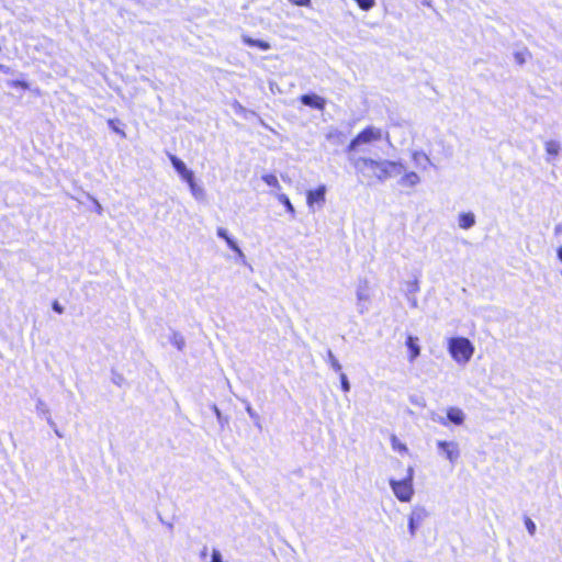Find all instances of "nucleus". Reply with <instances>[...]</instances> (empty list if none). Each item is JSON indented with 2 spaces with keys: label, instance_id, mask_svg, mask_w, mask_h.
<instances>
[{
  "label": "nucleus",
  "instance_id": "nucleus-1",
  "mask_svg": "<svg viewBox=\"0 0 562 562\" xmlns=\"http://www.w3.org/2000/svg\"><path fill=\"white\" fill-rule=\"evenodd\" d=\"M353 168L366 178H374L384 182L390 178L400 176L405 171L401 160L373 159L370 157L350 158Z\"/></svg>",
  "mask_w": 562,
  "mask_h": 562
},
{
  "label": "nucleus",
  "instance_id": "nucleus-2",
  "mask_svg": "<svg viewBox=\"0 0 562 562\" xmlns=\"http://www.w3.org/2000/svg\"><path fill=\"white\" fill-rule=\"evenodd\" d=\"M473 344L465 337H452L448 339V351L451 358L459 364H467L473 353Z\"/></svg>",
  "mask_w": 562,
  "mask_h": 562
},
{
  "label": "nucleus",
  "instance_id": "nucleus-3",
  "mask_svg": "<svg viewBox=\"0 0 562 562\" xmlns=\"http://www.w3.org/2000/svg\"><path fill=\"white\" fill-rule=\"evenodd\" d=\"M383 138L390 142V134L387 132H383L380 127L373 125L367 126L350 142L347 147V151H356L362 145L379 142Z\"/></svg>",
  "mask_w": 562,
  "mask_h": 562
},
{
  "label": "nucleus",
  "instance_id": "nucleus-4",
  "mask_svg": "<svg viewBox=\"0 0 562 562\" xmlns=\"http://www.w3.org/2000/svg\"><path fill=\"white\" fill-rule=\"evenodd\" d=\"M413 476H414V469L411 467L407 470V476L401 481L390 480V485L392 487V491L394 495L397 497L401 502H409L413 497L414 490H413Z\"/></svg>",
  "mask_w": 562,
  "mask_h": 562
},
{
  "label": "nucleus",
  "instance_id": "nucleus-5",
  "mask_svg": "<svg viewBox=\"0 0 562 562\" xmlns=\"http://www.w3.org/2000/svg\"><path fill=\"white\" fill-rule=\"evenodd\" d=\"M429 513L424 506H414L408 517V531L412 537H415L417 529L428 518Z\"/></svg>",
  "mask_w": 562,
  "mask_h": 562
},
{
  "label": "nucleus",
  "instance_id": "nucleus-6",
  "mask_svg": "<svg viewBox=\"0 0 562 562\" xmlns=\"http://www.w3.org/2000/svg\"><path fill=\"white\" fill-rule=\"evenodd\" d=\"M439 452L443 454L452 464L457 462L460 457L459 445L456 441L439 440L437 442Z\"/></svg>",
  "mask_w": 562,
  "mask_h": 562
},
{
  "label": "nucleus",
  "instance_id": "nucleus-7",
  "mask_svg": "<svg viewBox=\"0 0 562 562\" xmlns=\"http://www.w3.org/2000/svg\"><path fill=\"white\" fill-rule=\"evenodd\" d=\"M357 296V307L358 312L360 314H364L368 312L369 306L368 303L370 302V293H369V286L367 282L360 283L356 291Z\"/></svg>",
  "mask_w": 562,
  "mask_h": 562
},
{
  "label": "nucleus",
  "instance_id": "nucleus-8",
  "mask_svg": "<svg viewBox=\"0 0 562 562\" xmlns=\"http://www.w3.org/2000/svg\"><path fill=\"white\" fill-rule=\"evenodd\" d=\"M401 179L398 180V184L404 188H415L417 184L422 182L420 176L415 171H408L405 168L403 171Z\"/></svg>",
  "mask_w": 562,
  "mask_h": 562
},
{
  "label": "nucleus",
  "instance_id": "nucleus-9",
  "mask_svg": "<svg viewBox=\"0 0 562 562\" xmlns=\"http://www.w3.org/2000/svg\"><path fill=\"white\" fill-rule=\"evenodd\" d=\"M300 101L304 105L316 109V110H324L325 105H326V100L315 93L303 94V95H301Z\"/></svg>",
  "mask_w": 562,
  "mask_h": 562
},
{
  "label": "nucleus",
  "instance_id": "nucleus-10",
  "mask_svg": "<svg viewBox=\"0 0 562 562\" xmlns=\"http://www.w3.org/2000/svg\"><path fill=\"white\" fill-rule=\"evenodd\" d=\"M169 159L179 176L184 181H191L193 172L187 168L186 164L175 155H169Z\"/></svg>",
  "mask_w": 562,
  "mask_h": 562
},
{
  "label": "nucleus",
  "instance_id": "nucleus-11",
  "mask_svg": "<svg viewBox=\"0 0 562 562\" xmlns=\"http://www.w3.org/2000/svg\"><path fill=\"white\" fill-rule=\"evenodd\" d=\"M411 157L415 166L423 170H426L427 167L431 165L430 158L423 150H413Z\"/></svg>",
  "mask_w": 562,
  "mask_h": 562
},
{
  "label": "nucleus",
  "instance_id": "nucleus-12",
  "mask_svg": "<svg viewBox=\"0 0 562 562\" xmlns=\"http://www.w3.org/2000/svg\"><path fill=\"white\" fill-rule=\"evenodd\" d=\"M447 419L454 425H462L465 419V415L462 409L458 407H449L447 411Z\"/></svg>",
  "mask_w": 562,
  "mask_h": 562
},
{
  "label": "nucleus",
  "instance_id": "nucleus-13",
  "mask_svg": "<svg viewBox=\"0 0 562 562\" xmlns=\"http://www.w3.org/2000/svg\"><path fill=\"white\" fill-rule=\"evenodd\" d=\"M406 347L409 350V361L413 362L420 355L418 338L414 336H408L406 340Z\"/></svg>",
  "mask_w": 562,
  "mask_h": 562
},
{
  "label": "nucleus",
  "instance_id": "nucleus-14",
  "mask_svg": "<svg viewBox=\"0 0 562 562\" xmlns=\"http://www.w3.org/2000/svg\"><path fill=\"white\" fill-rule=\"evenodd\" d=\"M326 188L325 186L318 187L316 190L307 192V203L312 205L315 202H324L325 201Z\"/></svg>",
  "mask_w": 562,
  "mask_h": 562
},
{
  "label": "nucleus",
  "instance_id": "nucleus-15",
  "mask_svg": "<svg viewBox=\"0 0 562 562\" xmlns=\"http://www.w3.org/2000/svg\"><path fill=\"white\" fill-rule=\"evenodd\" d=\"M475 224V216L473 213H462L459 216V226L463 229H469Z\"/></svg>",
  "mask_w": 562,
  "mask_h": 562
},
{
  "label": "nucleus",
  "instance_id": "nucleus-16",
  "mask_svg": "<svg viewBox=\"0 0 562 562\" xmlns=\"http://www.w3.org/2000/svg\"><path fill=\"white\" fill-rule=\"evenodd\" d=\"M544 149L548 156L557 157L561 150V144L558 140L550 139L544 143Z\"/></svg>",
  "mask_w": 562,
  "mask_h": 562
},
{
  "label": "nucleus",
  "instance_id": "nucleus-17",
  "mask_svg": "<svg viewBox=\"0 0 562 562\" xmlns=\"http://www.w3.org/2000/svg\"><path fill=\"white\" fill-rule=\"evenodd\" d=\"M243 42L249 46H256L260 48L261 50H268L270 49V44L268 42L261 41V40H254L247 35H243L241 37Z\"/></svg>",
  "mask_w": 562,
  "mask_h": 562
},
{
  "label": "nucleus",
  "instance_id": "nucleus-18",
  "mask_svg": "<svg viewBox=\"0 0 562 562\" xmlns=\"http://www.w3.org/2000/svg\"><path fill=\"white\" fill-rule=\"evenodd\" d=\"M36 412L38 414L45 416V418L47 419V423L50 426H55V423L50 418L49 408H48V406L46 405V403L43 400H37V402H36Z\"/></svg>",
  "mask_w": 562,
  "mask_h": 562
},
{
  "label": "nucleus",
  "instance_id": "nucleus-19",
  "mask_svg": "<svg viewBox=\"0 0 562 562\" xmlns=\"http://www.w3.org/2000/svg\"><path fill=\"white\" fill-rule=\"evenodd\" d=\"M276 196L279 200V202L285 206L286 211L291 214V216L294 217L295 209L291 203L289 196L284 193H277Z\"/></svg>",
  "mask_w": 562,
  "mask_h": 562
},
{
  "label": "nucleus",
  "instance_id": "nucleus-20",
  "mask_svg": "<svg viewBox=\"0 0 562 562\" xmlns=\"http://www.w3.org/2000/svg\"><path fill=\"white\" fill-rule=\"evenodd\" d=\"M187 183L189 184L190 191L195 199H202L204 196V190L194 182V177L191 178V181H187Z\"/></svg>",
  "mask_w": 562,
  "mask_h": 562
},
{
  "label": "nucleus",
  "instance_id": "nucleus-21",
  "mask_svg": "<svg viewBox=\"0 0 562 562\" xmlns=\"http://www.w3.org/2000/svg\"><path fill=\"white\" fill-rule=\"evenodd\" d=\"M326 139L335 144H339L342 137V133L337 128H329L326 133Z\"/></svg>",
  "mask_w": 562,
  "mask_h": 562
},
{
  "label": "nucleus",
  "instance_id": "nucleus-22",
  "mask_svg": "<svg viewBox=\"0 0 562 562\" xmlns=\"http://www.w3.org/2000/svg\"><path fill=\"white\" fill-rule=\"evenodd\" d=\"M262 180L270 187L281 190V186L279 183L278 178L274 175H263Z\"/></svg>",
  "mask_w": 562,
  "mask_h": 562
},
{
  "label": "nucleus",
  "instance_id": "nucleus-23",
  "mask_svg": "<svg viewBox=\"0 0 562 562\" xmlns=\"http://www.w3.org/2000/svg\"><path fill=\"white\" fill-rule=\"evenodd\" d=\"M327 358H328V363L330 364L331 369L335 370L336 372H340L341 371V364L339 363V361L336 359V357L334 356V353L331 352V350H328L327 352Z\"/></svg>",
  "mask_w": 562,
  "mask_h": 562
},
{
  "label": "nucleus",
  "instance_id": "nucleus-24",
  "mask_svg": "<svg viewBox=\"0 0 562 562\" xmlns=\"http://www.w3.org/2000/svg\"><path fill=\"white\" fill-rule=\"evenodd\" d=\"M171 342L179 349V350H182L184 345H186V341H184V338L182 335H180L179 333H173L172 335V338H171Z\"/></svg>",
  "mask_w": 562,
  "mask_h": 562
},
{
  "label": "nucleus",
  "instance_id": "nucleus-25",
  "mask_svg": "<svg viewBox=\"0 0 562 562\" xmlns=\"http://www.w3.org/2000/svg\"><path fill=\"white\" fill-rule=\"evenodd\" d=\"M211 407L214 414L216 415L217 422L221 426H224L225 424L228 423V418L222 415L220 408L215 404H213Z\"/></svg>",
  "mask_w": 562,
  "mask_h": 562
},
{
  "label": "nucleus",
  "instance_id": "nucleus-26",
  "mask_svg": "<svg viewBox=\"0 0 562 562\" xmlns=\"http://www.w3.org/2000/svg\"><path fill=\"white\" fill-rule=\"evenodd\" d=\"M355 1L364 11H369L370 9H372L375 5V0H355Z\"/></svg>",
  "mask_w": 562,
  "mask_h": 562
},
{
  "label": "nucleus",
  "instance_id": "nucleus-27",
  "mask_svg": "<svg viewBox=\"0 0 562 562\" xmlns=\"http://www.w3.org/2000/svg\"><path fill=\"white\" fill-rule=\"evenodd\" d=\"M525 526L530 536H533L536 533V524L529 517L525 518Z\"/></svg>",
  "mask_w": 562,
  "mask_h": 562
},
{
  "label": "nucleus",
  "instance_id": "nucleus-28",
  "mask_svg": "<svg viewBox=\"0 0 562 562\" xmlns=\"http://www.w3.org/2000/svg\"><path fill=\"white\" fill-rule=\"evenodd\" d=\"M391 441H392L393 449L404 451V452L407 451L406 446L404 443L400 442L398 439L396 438V436H392Z\"/></svg>",
  "mask_w": 562,
  "mask_h": 562
},
{
  "label": "nucleus",
  "instance_id": "nucleus-29",
  "mask_svg": "<svg viewBox=\"0 0 562 562\" xmlns=\"http://www.w3.org/2000/svg\"><path fill=\"white\" fill-rule=\"evenodd\" d=\"M340 383H341V389L345 391V392H349L350 391V383L348 381V378L345 373H340Z\"/></svg>",
  "mask_w": 562,
  "mask_h": 562
},
{
  "label": "nucleus",
  "instance_id": "nucleus-30",
  "mask_svg": "<svg viewBox=\"0 0 562 562\" xmlns=\"http://www.w3.org/2000/svg\"><path fill=\"white\" fill-rule=\"evenodd\" d=\"M210 562H223L222 554H221L220 550L213 549Z\"/></svg>",
  "mask_w": 562,
  "mask_h": 562
},
{
  "label": "nucleus",
  "instance_id": "nucleus-31",
  "mask_svg": "<svg viewBox=\"0 0 562 562\" xmlns=\"http://www.w3.org/2000/svg\"><path fill=\"white\" fill-rule=\"evenodd\" d=\"M246 412L255 422L259 420V415L252 409L250 404H247Z\"/></svg>",
  "mask_w": 562,
  "mask_h": 562
},
{
  "label": "nucleus",
  "instance_id": "nucleus-32",
  "mask_svg": "<svg viewBox=\"0 0 562 562\" xmlns=\"http://www.w3.org/2000/svg\"><path fill=\"white\" fill-rule=\"evenodd\" d=\"M216 233L217 236L223 238L225 241L229 238L227 231L223 227H218Z\"/></svg>",
  "mask_w": 562,
  "mask_h": 562
},
{
  "label": "nucleus",
  "instance_id": "nucleus-33",
  "mask_svg": "<svg viewBox=\"0 0 562 562\" xmlns=\"http://www.w3.org/2000/svg\"><path fill=\"white\" fill-rule=\"evenodd\" d=\"M10 86H12V87H21L23 89H29V85L25 81H20V80L11 81Z\"/></svg>",
  "mask_w": 562,
  "mask_h": 562
},
{
  "label": "nucleus",
  "instance_id": "nucleus-34",
  "mask_svg": "<svg viewBox=\"0 0 562 562\" xmlns=\"http://www.w3.org/2000/svg\"><path fill=\"white\" fill-rule=\"evenodd\" d=\"M108 124H109V126H110V127H111L115 133H117V134H120L121 136L125 137V133H124L122 130L117 128V127L114 125V121H113V120H109Z\"/></svg>",
  "mask_w": 562,
  "mask_h": 562
},
{
  "label": "nucleus",
  "instance_id": "nucleus-35",
  "mask_svg": "<svg viewBox=\"0 0 562 562\" xmlns=\"http://www.w3.org/2000/svg\"><path fill=\"white\" fill-rule=\"evenodd\" d=\"M290 2L301 7H308L311 4V0H290Z\"/></svg>",
  "mask_w": 562,
  "mask_h": 562
},
{
  "label": "nucleus",
  "instance_id": "nucleus-36",
  "mask_svg": "<svg viewBox=\"0 0 562 562\" xmlns=\"http://www.w3.org/2000/svg\"><path fill=\"white\" fill-rule=\"evenodd\" d=\"M515 60L519 64V65H522L526 59H525V53L522 52H518L515 54Z\"/></svg>",
  "mask_w": 562,
  "mask_h": 562
},
{
  "label": "nucleus",
  "instance_id": "nucleus-37",
  "mask_svg": "<svg viewBox=\"0 0 562 562\" xmlns=\"http://www.w3.org/2000/svg\"><path fill=\"white\" fill-rule=\"evenodd\" d=\"M431 419H432L434 422H437V423H439V424L443 425V426H446V425H447V420H446V418H443L442 416H438V415L431 414Z\"/></svg>",
  "mask_w": 562,
  "mask_h": 562
},
{
  "label": "nucleus",
  "instance_id": "nucleus-38",
  "mask_svg": "<svg viewBox=\"0 0 562 562\" xmlns=\"http://www.w3.org/2000/svg\"><path fill=\"white\" fill-rule=\"evenodd\" d=\"M52 307L58 314H63L64 313V307L57 301L53 302Z\"/></svg>",
  "mask_w": 562,
  "mask_h": 562
},
{
  "label": "nucleus",
  "instance_id": "nucleus-39",
  "mask_svg": "<svg viewBox=\"0 0 562 562\" xmlns=\"http://www.w3.org/2000/svg\"><path fill=\"white\" fill-rule=\"evenodd\" d=\"M233 108L234 110L237 112V113H244L245 112V108L238 102V101H235L233 103Z\"/></svg>",
  "mask_w": 562,
  "mask_h": 562
},
{
  "label": "nucleus",
  "instance_id": "nucleus-40",
  "mask_svg": "<svg viewBox=\"0 0 562 562\" xmlns=\"http://www.w3.org/2000/svg\"><path fill=\"white\" fill-rule=\"evenodd\" d=\"M232 250L235 251L238 255V257H240V258L245 257L243 250L239 248V246L237 244L232 248Z\"/></svg>",
  "mask_w": 562,
  "mask_h": 562
},
{
  "label": "nucleus",
  "instance_id": "nucleus-41",
  "mask_svg": "<svg viewBox=\"0 0 562 562\" xmlns=\"http://www.w3.org/2000/svg\"><path fill=\"white\" fill-rule=\"evenodd\" d=\"M232 250L235 251L238 255V257H240V258L245 257L243 250L239 248V246L237 244L232 248Z\"/></svg>",
  "mask_w": 562,
  "mask_h": 562
},
{
  "label": "nucleus",
  "instance_id": "nucleus-42",
  "mask_svg": "<svg viewBox=\"0 0 562 562\" xmlns=\"http://www.w3.org/2000/svg\"><path fill=\"white\" fill-rule=\"evenodd\" d=\"M418 290H419V288H418V283H417V281H414V282L409 285V292L415 293V292H417Z\"/></svg>",
  "mask_w": 562,
  "mask_h": 562
},
{
  "label": "nucleus",
  "instance_id": "nucleus-43",
  "mask_svg": "<svg viewBox=\"0 0 562 562\" xmlns=\"http://www.w3.org/2000/svg\"><path fill=\"white\" fill-rule=\"evenodd\" d=\"M554 234H555L557 236L562 234V222L555 225V227H554Z\"/></svg>",
  "mask_w": 562,
  "mask_h": 562
},
{
  "label": "nucleus",
  "instance_id": "nucleus-44",
  "mask_svg": "<svg viewBox=\"0 0 562 562\" xmlns=\"http://www.w3.org/2000/svg\"><path fill=\"white\" fill-rule=\"evenodd\" d=\"M93 202L95 204V212L98 214H102L103 209H102L101 204L97 200H94V199H93Z\"/></svg>",
  "mask_w": 562,
  "mask_h": 562
},
{
  "label": "nucleus",
  "instance_id": "nucleus-45",
  "mask_svg": "<svg viewBox=\"0 0 562 562\" xmlns=\"http://www.w3.org/2000/svg\"><path fill=\"white\" fill-rule=\"evenodd\" d=\"M227 246L232 249L237 243L231 237L226 240Z\"/></svg>",
  "mask_w": 562,
  "mask_h": 562
},
{
  "label": "nucleus",
  "instance_id": "nucleus-46",
  "mask_svg": "<svg viewBox=\"0 0 562 562\" xmlns=\"http://www.w3.org/2000/svg\"><path fill=\"white\" fill-rule=\"evenodd\" d=\"M557 257L562 262V246L557 249Z\"/></svg>",
  "mask_w": 562,
  "mask_h": 562
},
{
  "label": "nucleus",
  "instance_id": "nucleus-47",
  "mask_svg": "<svg viewBox=\"0 0 562 562\" xmlns=\"http://www.w3.org/2000/svg\"><path fill=\"white\" fill-rule=\"evenodd\" d=\"M423 4L428 7V8H431L432 4H431V0H423Z\"/></svg>",
  "mask_w": 562,
  "mask_h": 562
},
{
  "label": "nucleus",
  "instance_id": "nucleus-48",
  "mask_svg": "<svg viewBox=\"0 0 562 562\" xmlns=\"http://www.w3.org/2000/svg\"><path fill=\"white\" fill-rule=\"evenodd\" d=\"M54 428V431L55 434L59 437V438H63V434L56 428V425L55 426H52Z\"/></svg>",
  "mask_w": 562,
  "mask_h": 562
},
{
  "label": "nucleus",
  "instance_id": "nucleus-49",
  "mask_svg": "<svg viewBox=\"0 0 562 562\" xmlns=\"http://www.w3.org/2000/svg\"><path fill=\"white\" fill-rule=\"evenodd\" d=\"M207 554V547H204L203 550L201 551V557L204 558L206 557Z\"/></svg>",
  "mask_w": 562,
  "mask_h": 562
},
{
  "label": "nucleus",
  "instance_id": "nucleus-50",
  "mask_svg": "<svg viewBox=\"0 0 562 562\" xmlns=\"http://www.w3.org/2000/svg\"><path fill=\"white\" fill-rule=\"evenodd\" d=\"M5 69H7V67L4 65L0 64V70H5Z\"/></svg>",
  "mask_w": 562,
  "mask_h": 562
},
{
  "label": "nucleus",
  "instance_id": "nucleus-51",
  "mask_svg": "<svg viewBox=\"0 0 562 562\" xmlns=\"http://www.w3.org/2000/svg\"><path fill=\"white\" fill-rule=\"evenodd\" d=\"M413 306H416V300L412 301Z\"/></svg>",
  "mask_w": 562,
  "mask_h": 562
},
{
  "label": "nucleus",
  "instance_id": "nucleus-52",
  "mask_svg": "<svg viewBox=\"0 0 562 562\" xmlns=\"http://www.w3.org/2000/svg\"><path fill=\"white\" fill-rule=\"evenodd\" d=\"M561 276H562V270H561Z\"/></svg>",
  "mask_w": 562,
  "mask_h": 562
}]
</instances>
